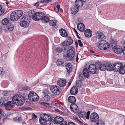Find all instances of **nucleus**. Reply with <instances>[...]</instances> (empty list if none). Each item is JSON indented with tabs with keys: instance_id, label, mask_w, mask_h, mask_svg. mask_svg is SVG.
<instances>
[{
	"instance_id": "obj_48",
	"label": "nucleus",
	"mask_w": 125,
	"mask_h": 125,
	"mask_svg": "<svg viewBox=\"0 0 125 125\" xmlns=\"http://www.w3.org/2000/svg\"><path fill=\"white\" fill-rule=\"evenodd\" d=\"M75 120L78 121L81 124H83V123L82 121V120L80 117H75Z\"/></svg>"
},
{
	"instance_id": "obj_7",
	"label": "nucleus",
	"mask_w": 125,
	"mask_h": 125,
	"mask_svg": "<svg viewBox=\"0 0 125 125\" xmlns=\"http://www.w3.org/2000/svg\"><path fill=\"white\" fill-rule=\"evenodd\" d=\"M44 15V14L43 13L41 12H37L32 15V18L36 21H41Z\"/></svg>"
},
{
	"instance_id": "obj_6",
	"label": "nucleus",
	"mask_w": 125,
	"mask_h": 125,
	"mask_svg": "<svg viewBox=\"0 0 125 125\" xmlns=\"http://www.w3.org/2000/svg\"><path fill=\"white\" fill-rule=\"evenodd\" d=\"M50 89L51 92L54 95L58 96L60 94V88L58 86L56 85H52Z\"/></svg>"
},
{
	"instance_id": "obj_45",
	"label": "nucleus",
	"mask_w": 125,
	"mask_h": 125,
	"mask_svg": "<svg viewBox=\"0 0 125 125\" xmlns=\"http://www.w3.org/2000/svg\"><path fill=\"white\" fill-rule=\"evenodd\" d=\"M76 85L79 87H81L82 85V82L80 80H78L76 82Z\"/></svg>"
},
{
	"instance_id": "obj_19",
	"label": "nucleus",
	"mask_w": 125,
	"mask_h": 125,
	"mask_svg": "<svg viewBox=\"0 0 125 125\" xmlns=\"http://www.w3.org/2000/svg\"><path fill=\"white\" fill-rule=\"evenodd\" d=\"M61 35L64 37H67L68 36V34L66 31L64 29H60L59 30Z\"/></svg>"
},
{
	"instance_id": "obj_23",
	"label": "nucleus",
	"mask_w": 125,
	"mask_h": 125,
	"mask_svg": "<svg viewBox=\"0 0 125 125\" xmlns=\"http://www.w3.org/2000/svg\"><path fill=\"white\" fill-rule=\"evenodd\" d=\"M54 119L57 124L61 123L64 120L62 117L58 116L55 117Z\"/></svg>"
},
{
	"instance_id": "obj_15",
	"label": "nucleus",
	"mask_w": 125,
	"mask_h": 125,
	"mask_svg": "<svg viewBox=\"0 0 125 125\" xmlns=\"http://www.w3.org/2000/svg\"><path fill=\"white\" fill-rule=\"evenodd\" d=\"M15 104L12 101H9L7 102L6 105H5V108L7 110H9L11 108H12L14 107Z\"/></svg>"
},
{
	"instance_id": "obj_24",
	"label": "nucleus",
	"mask_w": 125,
	"mask_h": 125,
	"mask_svg": "<svg viewBox=\"0 0 125 125\" xmlns=\"http://www.w3.org/2000/svg\"><path fill=\"white\" fill-rule=\"evenodd\" d=\"M64 48L62 47H58L55 49L56 52L57 53H59L61 52H63L64 50H66L65 47H63Z\"/></svg>"
},
{
	"instance_id": "obj_25",
	"label": "nucleus",
	"mask_w": 125,
	"mask_h": 125,
	"mask_svg": "<svg viewBox=\"0 0 125 125\" xmlns=\"http://www.w3.org/2000/svg\"><path fill=\"white\" fill-rule=\"evenodd\" d=\"M83 1L80 0H76L75 3V7L79 9V8L82 6L83 4Z\"/></svg>"
},
{
	"instance_id": "obj_1",
	"label": "nucleus",
	"mask_w": 125,
	"mask_h": 125,
	"mask_svg": "<svg viewBox=\"0 0 125 125\" xmlns=\"http://www.w3.org/2000/svg\"><path fill=\"white\" fill-rule=\"evenodd\" d=\"M23 12L21 10H15L12 11L10 14V19L13 21H16L21 16Z\"/></svg>"
},
{
	"instance_id": "obj_52",
	"label": "nucleus",
	"mask_w": 125,
	"mask_h": 125,
	"mask_svg": "<svg viewBox=\"0 0 125 125\" xmlns=\"http://www.w3.org/2000/svg\"><path fill=\"white\" fill-rule=\"evenodd\" d=\"M84 75L82 74H81L79 75V79L80 80H82L84 78V76H83Z\"/></svg>"
},
{
	"instance_id": "obj_35",
	"label": "nucleus",
	"mask_w": 125,
	"mask_h": 125,
	"mask_svg": "<svg viewBox=\"0 0 125 125\" xmlns=\"http://www.w3.org/2000/svg\"><path fill=\"white\" fill-rule=\"evenodd\" d=\"M119 73L121 74H125V65L121 66V68L119 70Z\"/></svg>"
},
{
	"instance_id": "obj_61",
	"label": "nucleus",
	"mask_w": 125,
	"mask_h": 125,
	"mask_svg": "<svg viewBox=\"0 0 125 125\" xmlns=\"http://www.w3.org/2000/svg\"><path fill=\"white\" fill-rule=\"evenodd\" d=\"M39 2H37L36 3H35L34 4V6H38L39 5Z\"/></svg>"
},
{
	"instance_id": "obj_16",
	"label": "nucleus",
	"mask_w": 125,
	"mask_h": 125,
	"mask_svg": "<svg viewBox=\"0 0 125 125\" xmlns=\"http://www.w3.org/2000/svg\"><path fill=\"white\" fill-rule=\"evenodd\" d=\"M114 52L117 53H120L122 52V47L121 46H116L113 48Z\"/></svg>"
},
{
	"instance_id": "obj_32",
	"label": "nucleus",
	"mask_w": 125,
	"mask_h": 125,
	"mask_svg": "<svg viewBox=\"0 0 125 125\" xmlns=\"http://www.w3.org/2000/svg\"><path fill=\"white\" fill-rule=\"evenodd\" d=\"M68 100L70 102L73 104L75 102L76 99L74 96H70L68 97Z\"/></svg>"
},
{
	"instance_id": "obj_50",
	"label": "nucleus",
	"mask_w": 125,
	"mask_h": 125,
	"mask_svg": "<svg viewBox=\"0 0 125 125\" xmlns=\"http://www.w3.org/2000/svg\"><path fill=\"white\" fill-rule=\"evenodd\" d=\"M52 0H42L41 1V2L42 3H49Z\"/></svg>"
},
{
	"instance_id": "obj_41",
	"label": "nucleus",
	"mask_w": 125,
	"mask_h": 125,
	"mask_svg": "<svg viewBox=\"0 0 125 125\" xmlns=\"http://www.w3.org/2000/svg\"><path fill=\"white\" fill-rule=\"evenodd\" d=\"M44 99L45 101H49L50 99V97L48 95H46L44 96Z\"/></svg>"
},
{
	"instance_id": "obj_47",
	"label": "nucleus",
	"mask_w": 125,
	"mask_h": 125,
	"mask_svg": "<svg viewBox=\"0 0 125 125\" xmlns=\"http://www.w3.org/2000/svg\"><path fill=\"white\" fill-rule=\"evenodd\" d=\"M57 124L54 119L51 120L50 122V125H57Z\"/></svg>"
},
{
	"instance_id": "obj_26",
	"label": "nucleus",
	"mask_w": 125,
	"mask_h": 125,
	"mask_svg": "<svg viewBox=\"0 0 125 125\" xmlns=\"http://www.w3.org/2000/svg\"><path fill=\"white\" fill-rule=\"evenodd\" d=\"M49 18L44 14V15L41 19V21L43 23H46L49 21Z\"/></svg>"
},
{
	"instance_id": "obj_5",
	"label": "nucleus",
	"mask_w": 125,
	"mask_h": 125,
	"mask_svg": "<svg viewBox=\"0 0 125 125\" xmlns=\"http://www.w3.org/2000/svg\"><path fill=\"white\" fill-rule=\"evenodd\" d=\"M30 22V19L27 17H23L21 19L20 22L21 26L23 27H26L28 26Z\"/></svg>"
},
{
	"instance_id": "obj_10",
	"label": "nucleus",
	"mask_w": 125,
	"mask_h": 125,
	"mask_svg": "<svg viewBox=\"0 0 125 125\" xmlns=\"http://www.w3.org/2000/svg\"><path fill=\"white\" fill-rule=\"evenodd\" d=\"M88 69L89 73L92 74H95L96 72V66L94 64H90L89 66Z\"/></svg>"
},
{
	"instance_id": "obj_46",
	"label": "nucleus",
	"mask_w": 125,
	"mask_h": 125,
	"mask_svg": "<svg viewBox=\"0 0 125 125\" xmlns=\"http://www.w3.org/2000/svg\"><path fill=\"white\" fill-rule=\"evenodd\" d=\"M60 8V6L59 5H57L56 6L54 7V10L55 11L58 12H59V10Z\"/></svg>"
},
{
	"instance_id": "obj_14",
	"label": "nucleus",
	"mask_w": 125,
	"mask_h": 125,
	"mask_svg": "<svg viewBox=\"0 0 125 125\" xmlns=\"http://www.w3.org/2000/svg\"><path fill=\"white\" fill-rule=\"evenodd\" d=\"M96 65L97 67L102 71H105L106 68V66L105 64H101V63L99 62L97 63Z\"/></svg>"
},
{
	"instance_id": "obj_36",
	"label": "nucleus",
	"mask_w": 125,
	"mask_h": 125,
	"mask_svg": "<svg viewBox=\"0 0 125 125\" xmlns=\"http://www.w3.org/2000/svg\"><path fill=\"white\" fill-rule=\"evenodd\" d=\"M4 111H3L1 108H0V120H2L3 121L5 119L4 117Z\"/></svg>"
},
{
	"instance_id": "obj_43",
	"label": "nucleus",
	"mask_w": 125,
	"mask_h": 125,
	"mask_svg": "<svg viewBox=\"0 0 125 125\" xmlns=\"http://www.w3.org/2000/svg\"><path fill=\"white\" fill-rule=\"evenodd\" d=\"M90 112L88 111L86 113L85 112V115H84L85 119H89L90 118Z\"/></svg>"
},
{
	"instance_id": "obj_8",
	"label": "nucleus",
	"mask_w": 125,
	"mask_h": 125,
	"mask_svg": "<svg viewBox=\"0 0 125 125\" xmlns=\"http://www.w3.org/2000/svg\"><path fill=\"white\" fill-rule=\"evenodd\" d=\"M39 96L37 94L33 92H30L28 96V98L31 102L36 101L39 99Z\"/></svg>"
},
{
	"instance_id": "obj_60",
	"label": "nucleus",
	"mask_w": 125,
	"mask_h": 125,
	"mask_svg": "<svg viewBox=\"0 0 125 125\" xmlns=\"http://www.w3.org/2000/svg\"><path fill=\"white\" fill-rule=\"evenodd\" d=\"M122 51L124 54H125V47H124L123 49H122Z\"/></svg>"
},
{
	"instance_id": "obj_33",
	"label": "nucleus",
	"mask_w": 125,
	"mask_h": 125,
	"mask_svg": "<svg viewBox=\"0 0 125 125\" xmlns=\"http://www.w3.org/2000/svg\"><path fill=\"white\" fill-rule=\"evenodd\" d=\"M57 21L56 20H50L49 22V25L51 26L54 27L56 25Z\"/></svg>"
},
{
	"instance_id": "obj_54",
	"label": "nucleus",
	"mask_w": 125,
	"mask_h": 125,
	"mask_svg": "<svg viewBox=\"0 0 125 125\" xmlns=\"http://www.w3.org/2000/svg\"><path fill=\"white\" fill-rule=\"evenodd\" d=\"M78 42L79 43V45L81 47H82L83 46V44L81 42V40H78Z\"/></svg>"
},
{
	"instance_id": "obj_20",
	"label": "nucleus",
	"mask_w": 125,
	"mask_h": 125,
	"mask_svg": "<svg viewBox=\"0 0 125 125\" xmlns=\"http://www.w3.org/2000/svg\"><path fill=\"white\" fill-rule=\"evenodd\" d=\"M78 92V89L76 86H73L71 89L70 90V93L72 95L76 94Z\"/></svg>"
},
{
	"instance_id": "obj_42",
	"label": "nucleus",
	"mask_w": 125,
	"mask_h": 125,
	"mask_svg": "<svg viewBox=\"0 0 125 125\" xmlns=\"http://www.w3.org/2000/svg\"><path fill=\"white\" fill-rule=\"evenodd\" d=\"M79 115L83 119H85L84 115H85V112H80L79 114Z\"/></svg>"
},
{
	"instance_id": "obj_58",
	"label": "nucleus",
	"mask_w": 125,
	"mask_h": 125,
	"mask_svg": "<svg viewBox=\"0 0 125 125\" xmlns=\"http://www.w3.org/2000/svg\"><path fill=\"white\" fill-rule=\"evenodd\" d=\"M68 125H75L73 122H69L68 123Z\"/></svg>"
},
{
	"instance_id": "obj_28",
	"label": "nucleus",
	"mask_w": 125,
	"mask_h": 125,
	"mask_svg": "<svg viewBox=\"0 0 125 125\" xmlns=\"http://www.w3.org/2000/svg\"><path fill=\"white\" fill-rule=\"evenodd\" d=\"M106 69L107 71H110L114 70V64L112 63L109 64L106 67Z\"/></svg>"
},
{
	"instance_id": "obj_30",
	"label": "nucleus",
	"mask_w": 125,
	"mask_h": 125,
	"mask_svg": "<svg viewBox=\"0 0 125 125\" xmlns=\"http://www.w3.org/2000/svg\"><path fill=\"white\" fill-rule=\"evenodd\" d=\"M83 72L84 77L88 78L89 76V72L87 68H84L83 71Z\"/></svg>"
},
{
	"instance_id": "obj_56",
	"label": "nucleus",
	"mask_w": 125,
	"mask_h": 125,
	"mask_svg": "<svg viewBox=\"0 0 125 125\" xmlns=\"http://www.w3.org/2000/svg\"><path fill=\"white\" fill-rule=\"evenodd\" d=\"M62 122V124H61L60 125H68L67 122L63 120Z\"/></svg>"
},
{
	"instance_id": "obj_2",
	"label": "nucleus",
	"mask_w": 125,
	"mask_h": 125,
	"mask_svg": "<svg viewBox=\"0 0 125 125\" xmlns=\"http://www.w3.org/2000/svg\"><path fill=\"white\" fill-rule=\"evenodd\" d=\"M51 116L46 114H44L39 118V123L41 125H46L47 121L51 120Z\"/></svg>"
},
{
	"instance_id": "obj_62",
	"label": "nucleus",
	"mask_w": 125,
	"mask_h": 125,
	"mask_svg": "<svg viewBox=\"0 0 125 125\" xmlns=\"http://www.w3.org/2000/svg\"><path fill=\"white\" fill-rule=\"evenodd\" d=\"M2 6L0 5V13H1V12H3V13L4 11L3 10H2Z\"/></svg>"
},
{
	"instance_id": "obj_40",
	"label": "nucleus",
	"mask_w": 125,
	"mask_h": 125,
	"mask_svg": "<svg viewBox=\"0 0 125 125\" xmlns=\"http://www.w3.org/2000/svg\"><path fill=\"white\" fill-rule=\"evenodd\" d=\"M32 119L33 120L34 122L36 123L38 121V119L37 116L34 114H33L32 115Z\"/></svg>"
},
{
	"instance_id": "obj_55",
	"label": "nucleus",
	"mask_w": 125,
	"mask_h": 125,
	"mask_svg": "<svg viewBox=\"0 0 125 125\" xmlns=\"http://www.w3.org/2000/svg\"><path fill=\"white\" fill-rule=\"evenodd\" d=\"M30 89V88L27 86H26L22 87L23 89L24 90H29Z\"/></svg>"
},
{
	"instance_id": "obj_38",
	"label": "nucleus",
	"mask_w": 125,
	"mask_h": 125,
	"mask_svg": "<svg viewBox=\"0 0 125 125\" xmlns=\"http://www.w3.org/2000/svg\"><path fill=\"white\" fill-rule=\"evenodd\" d=\"M9 22V20L6 18L4 19L2 21V23L3 25H5L7 24Z\"/></svg>"
},
{
	"instance_id": "obj_31",
	"label": "nucleus",
	"mask_w": 125,
	"mask_h": 125,
	"mask_svg": "<svg viewBox=\"0 0 125 125\" xmlns=\"http://www.w3.org/2000/svg\"><path fill=\"white\" fill-rule=\"evenodd\" d=\"M121 64L120 63H116L114 64V70L117 71H119L120 69L121 68Z\"/></svg>"
},
{
	"instance_id": "obj_27",
	"label": "nucleus",
	"mask_w": 125,
	"mask_h": 125,
	"mask_svg": "<svg viewBox=\"0 0 125 125\" xmlns=\"http://www.w3.org/2000/svg\"><path fill=\"white\" fill-rule=\"evenodd\" d=\"M66 68L67 72L68 73L70 72L73 69V65L70 63H68L66 66Z\"/></svg>"
},
{
	"instance_id": "obj_9",
	"label": "nucleus",
	"mask_w": 125,
	"mask_h": 125,
	"mask_svg": "<svg viewBox=\"0 0 125 125\" xmlns=\"http://www.w3.org/2000/svg\"><path fill=\"white\" fill-rule=\"evenodd\" d=\"M74 55V51L73 50L70 49L67 52L66 58L68 60H72L73 59Z\"/></svg>"
},
{
	"instance_id": "obj_3",
	"label": "nucleus",
	"mask_w": 125,
	"mask_h": 125,
	"mask_svg": "<svg viewBox=\"0 0 125 125\" xmlns=\"http://www.w3.org/2000/svg\"><path fill=\"white\" fill-rule=\"evenodd\" d=\"M12 100L14 103L16 104L18 106H21L24 103L22 100V97H20L18 94L12 97Z\"/></svg>"
},
{
	"instance_id": "obj_11",
	"label": "nucleus",
	"mask_w": 125,
	"mask_h": 125,
	"mask_svg": "<svg viewBox=\"0 0 125 125\" xmlns=\"http://www.w3.org/2000/svg\"><path fill=\"white\" fill-rule=\"evenodd\" d=\"M90 118L91 121L93 122H96L98 120L99 117L97 114L95 112L91 113Z\"/></svg>"
},
{
	"instance_id": "obj_4",
	"label": "nucleus",
	"mask_w": 125,
	"mask_h": 125,
	"mask_svg": "<svg viewBox=\"0 0 125 125\" xmlns=\"http://www.w3.org/2000/svg\"><path fill=\"white\" fill-rule=\"evenodd\" d=\"M98 46V47L101 50H106L110 47L109 44L104 40L99 41Z\"/></svg>"
},
{
	"instance_id": "obj_12",
	"label": "nucleus",
	"mask_w": 125,
	"mask_h": 125,
	"mask_svg": "<svg viewBox=\"0 0 125 125\" xmlns=\"http://www.w3.org/2000/svg\"><path fill=\"white\" fill-rule=\"evenodd\" d=\"M67 81L64 79H60L58 80L57 82V84L61 87L65 86L66 85Z\"/></svg>"
},
{
	"instance_id": "obj_18",
	"label": "nucleus",
	"mask_w": 125,
	"mask_h": 125,
	"mask_svg": "<svg viewBox=\"0 0 125 125\" xmlns=\"http://www.w3.org/2000/svg\"><path fill=\"white\" fill-rule=\"evenodd\" d=\"M77 28L78 30L81 32L83 31L85 29L84 25L81 22H79L78 24Z\"/></svg>"
},
{
	"instance_id": "obj_63",
	"label": "nucleus",
	"mask_w": 125,
	"mask_h": 125,
	"mask_svg": "<svg viewBox=\"0 0 125 125\" xmlns=\"http://www.w3.org/2000/svg\"><path fill=\"white\" fill-rule=\"evenodd\" d=\"M55 106L57 107H59L60 106V105L58 103H55Z\"/></svg>"
},
{
	"instance_id": "obj_37",
	"label": "nucleus",
	"mask_w": 125,
	"mask_h": 125,
	"mask_svg": "<svg viewBox=\"0 0 125 125\" xmlns=\"http://www.w3.org/2000/svg\"><path fill=\"white\" fill-rule=\"evenodd\" d=\"M98 38L100 39H105V37L103 33L99 32L98 33Z\"/></svg>"
},
{
	"instance_id": "obj_13",
	"label": "nucleus",
	"mask_w": 125,
	"mask_h": 125,
	"mask_svg": "<svg viewBox=\"0 0 125 125\" xmlns=\"http://www.w3.org/2000/svg\"><path fill=\"white\" fill-rule=\"evenodd\" d=\"M68 40L67 41H64L62 43V45L63 47L68 46L71 44L73 42V40L71 37L68 38Z\"/></svg>"
},
{
	"instance_id": "obj_34",
	"label": "nucleus",
	"mask_w": 125,
	"mask_h": 125,
	"mask_svg": "<svg viewBox=\"0 0 125 125\" xmlns=\"http://www.w3.org/2000/svg\"><path fill=\"white\" fill-rule=\"evenodd\" d=\"M14 25L11 24H9L8 25L6 26V28L8 31H12L14 28Z\"/></svg>"
},
{
	"instance_id": "obj_64",
	"label": "nucleus",
	"mask_w": 125,
	"mask_h": 125,
	"mask_svg": "<svg viewBox=\"0 0 125 125\" xmlns=\"http://www.w3.org/2000/svg\"><path fill=\"white\" fill-rule=\"evenodd\" d=\"M55 102H53L52 103V104L54 105H55V103H56Z\"/></svg>"
},
{
	"instance_id": "obj_22",
	"label": "nucleus",
	"mask_w": 125,
	"mask_h": 125,
	"mask_svg": "<svg viewBox=\"0 0 125 125\" xmlns=\"http://www.w3.org/2000/svg\"><path fill=\"white\" fill-rule=\"evenodd\" d=\"M56 63L57 65L59 66H64L66 65V63L62 60L58 59L57 60Z\"/></svg>"
},
{
	"instance_id": "obj_17",
	"label": "nucleus",
	"mask_w": 125,
	"mask_h": 125,
	"mask_svg": "<svg viewBox=\"0 0 125 125\" xmlns=\"http://www.w3.org/2000/svg\"><path fill=\"white\" fill-rule=\"evenodd\" d=\"M70 108L71 110L74 112H77L79 110L77 105L74 103L72 104L70 106Z\"/></svg>"
},
{
	"instance_id": "obj_29",
	"label": "nucleus",
	"mask_w": 125,
	"mask_h": 125,
	"mask_svg": "<svg viewBox=\"0 0 125 125\" xmlns=\"http://www.w3.org/2000/svg\"><path fill=\"white\" fill-rule=\"evenodd\" d=\"M79 9L74 6L72 7L71 8V12L73 14H75L78 11Z\"/></svg>"
},
{
	"instance_id": "obj_53",
	"label": "nucleus",
	"mask_w": 125,
	"mask_h": 125,
	"mask_svg": "<svg viewBox=\"0 0 125 125\" xmlns=\"http://www.w3.org/2000/svg\"><path fill=\"white\" fill-rule=\"evenodd\" d=\"M43 93L46 95L49 93V91L47 89H45L43 91Z\"/></svg>"
},
{
	"instance_id": "obj_21",
	"label": "nucleus",
	"mask_w": 125,
	"mask_h": 125,
	"mask_svg": "<svg viewBox=\"0 0 125 125\" xmlns=\"http://www.w3.org/2000/svg\"><path fill=\"white\" fill-rule=\"evenodd\" d=\"M84 34L86 37H90L92 35V31L89 29L86 30L84 32Z\"/></svg>"
},
{
	"instance_id": "obj_39",
	"label": "nucleus",
	"mask_w": 125,
	"mask_h": 125,
	"mask_svg": "<svg viewBox=\"0 0 125 125\" xmlns=\"http://www.w3.org/2000/svg\"><path fill=\"white\" fill-rule=\"evenodd\" d=\"M13 120L15 122H20L22 120V118L21 117L17 116L14 118Z\"/></svg>"
},
{
	"instance_id": "obj_44",
	"label": "nucleus",
	"mask_w": 125,
	"mask_h": 125,
	"mask_svg": "<svg viewBox=\"0 0 125 125\" xmlns=\"http://www.w3.org/2000/svg\"><path fill=\"white\" fill-rule=\"evenodd\" d=\"M104 121L102 120H100L98 122H97L95 125H104Z\"/></svg>"
},
{
	"instance_id": "obj_57",
	"label": "nucleus",
	"mask_w": 125,
	"mask_h": 125,
	"mask_svg": "<svg viewBox=\"0 0 125 125\" xmlns=\"http://www.w3.org/2000/svg\"><path fill=\"white\" fill-rule=\"evenodd\" d=\"M42 104L43 105L47 107L50 104L47 103L43 102L42 103Z\"/></svg>"
},
{
	"instance_id": "obj_51",
	"label": "nucleus",
	"mask_w": 125,
	"mask_h": 125,
	"mask_svg": "<svg viewBox=\"0 0 125 125\" xmlns=\"http://www.w3.org/2000/svg\"><path fill=\"white\" fill-rule=\"evenodd\" d=\"M3 102L2 101L1 102H2V104L4 105L5 106V105H6V104H7V102H7L6 99H5V98H4L3 100Z\"/></svg>"
},
{
	"instance_id": "obj_59",
	"label": "nucleus",
	"mask_w": 125,
	"mask_h": 125,
	"mask_svg": "<svg viewBox=\"0 0 125 125\" xmlns=\"http://www.w3.org/2000/svg\"><path fill=\"white\" fill-rule=\"evenodd\" d=\"M55 111L57 112H58L61 114H62L63 113V112L62 111H61L59 109H55Z\"/></svg>"
},
{
	"instance_id": "obj_49",
	"label": "nucleus",
	"mask_w": 125,
	"mask_h": 125,
	"mask_svg": "<svg viewBox=\"0 0 125 125\" xmlns=\"http://www.w3.org/2000/svg\"><path fill=\"white\" fill-rule=\"evenodd\" d=\"M4 73L5 72L4 70L2 68L0 67V75L2 76Z\"/></svg>"
}]
</instances>
